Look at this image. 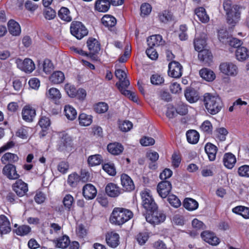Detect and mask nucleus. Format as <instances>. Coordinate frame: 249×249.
Segmentation results:
<instances>
[{
    "mask_svg": "<svg viewBox=\"0 0 249 249\" xmlns=\"http://www.w3.org/2000/svg\"><path fill=\"white\" fill-rule=\"evenodd\" d=\"M71 34L77 39H80L88 35V32L84 25L79 21H73L70 27Z\"/></svg>",
    "mask_w": 249,
    "mask_h": 249,
    "instance_id": "20e7f679",
    "label": "nucleus"
},
{
    "mask_svg": "<svg viewBox=\"0 0 249 249\" xmlns=\"http://www.w3.org/2000/svg\"><path fill=\"white\" fill-rule=\"evenodd\" d=\"M103 170L110 176H115L116 175V169L114 164L112 163H107L103 165Z\"/></svg>",
    "mask_w": 249,
    "mask_h": 249,
    "instance_id": "09e8293b",
    "label": "nucleus"
},
{
    "mask_svg": "<svg viewBox=\"0 0 249 249\" xmlns=\"http://www.w3.org/2000/svg\"><path fill=\"white\" fill-rule=\"evenodd\" d=\"M119 235L113 231L108 232L106 235L107 243L113 248H115L119 245Z\"/></svg>",
    "mask_w": 249,
    "mask_h": 249,
    "instance_id": "6ab92c4d",
    "label": "nucleus"
},
{
    "mask_svg": "<svg viewBox=\"0 0 249 249\" xmlns=\"http://www.w3.org/2000/svg\"><path fill=\"white\" fill-rule=\"evenodd\" d=\"M107 148L110 153L114 155H119L124 150L123 145L117 142L109 143L108 144Z\"/></svg>",
    "mask_w": 249,
    "mask_h": 249,
    "instance_id": "bb28decb",
    "label": "nucleus"
},
{
    "mask_svg": "<svg viewBox=\"0 0 249 249\" xmlns=\"http://www.w3.org/2000/svg\"><path fill=\"white\" fill-rule=\"evenodd\" d=\"M146 53L151 59L155 60L158 57V53L153 48H149L146 50Z\"/></svg>",
    "mask_w": 249,
    "mask_h": 249,
    "instance_id": "774afa93",
    "label": "nucleus"
},
{
    "mask_svg": "<svg viewBox=\"0 0 249 249\" xmlns=\"http://www.w3.org/2000/svg\"><path fill=\"white\" fill-rule=\"evenodd\" d=\"M115 74L116 77L119 80V83H117L116 84V85L118 88V86H119L122 81L127 80L126 79V74L124 71L121 69L116 70Z\"/></svg>",
    "mask_w": 249,
    "mask_h": 249,
    "instance_id": "13d9d810",
    "label": "nucleus"
},
{
    "mask_svg": "<svg viewBox=\"0 0 249 249\" xmlns=\"http://www.w3.org/2000/svg\"><path fill=\"white\" fill-rule=\"evenodd\" d=\"M31 228L27 225L19 226L15 230V232L18 235L24 236L28 234L31 231Z\"/></svg>",
    "mask_w": 249,
    "mask_h": 249,
    "instance_id": "de8ad7c7",
    "label": "nucleus"
},
{
    "mask_svg": "<svg viewBox=\"0 0 249 249\" xmlns=\"http://www.w3.org/2000/svg\"><path fill=\"white\" fill-rule=\"evenodd\" d=\"M65 115L67 118L70 120H74L77 116L76 110L70 105H66L64 108Z\"/></svg>",
    "mask_w": 249,
    "mask_h": 249,
    "instance_id": "4c0bfd02",
    "label": "nucleus"
},
{
    "mask_svg": "<svg viewBox=\"0 0 249 249\" xmlns=\"http://www.w3.org/2000/svg\"><path fill=\"white\" fill-rule=\"evenodd\" d=\"M74 202L73 196L71 195H67L63 198V202L65 208L70 210L72 205Z\"/></svg>",
    "mask_w": 249,
    "mask_h": 249,
    "instance_id": "5fc2aeb1",
    "label": "nucleus"
},
{
    "mask_svg": "<svg viewBox=\"0 0 249 249\" xmlns=\"http://www.w3.org/2000/svg\"><path fill=\"white\" fill-rule=\"evenodd\" d=\"M43 15L46 19L51 20L56 17V12L52 8L46 7L44 10Z\"/></svg>",
    "mask_w": 249,
    "mask_h": 249,
    "instance_id": "603ef678",
    "label": "nucleus"
},
{
    "mask_svg": "<svg viewBox=\"0 0 249 249\" xmlns=\"http://www.w3.org/2000/svg\"><path fill=\"white\" fill-rule=\"evenodd\" d=\"M110 2L108 0H97L95 4V8L100 12H106L109 8Z\"/></svg>",
    "mask_w": 249,
    "mask_h": 249,
    "instance_id": "c756f323",
    "label": "nucleus"
},
{
    "mask_svg": "<svg viewBox=\"0 0 249 249\" xmlns=\"http://www.w3.org/2000/svg\"><path fill=\"white\" fill-rule=\"evenodd\" d=\"M236 162L235 156L231 153H227L224 154L223 162L224 166L230 169H232Z\"/></svg>",
    "mask_w": 249,
    "mask_h": 249,
    "instance_id": "b1692460",
    "label": "nucleus"
},
{
    "mask_svg": "<svg viewBox=\"0 0 249 249\" xmlns=\"http://www.w3.org/2000/svg\"><path fill=\"white\" fill-rule=\"evenodd\" d=\"M141 195L142 206L146 210L151 211L156 209V205L149 190L145 189L142 191Z\"/></svg>",
    "mask_w": 249,
    "mask_h": 249,
    "instance_id": "39448f33",
    "label": "nucleus"
},
{
    "mask_svg": "<svg viewBox=\"0 0 249 249\" xmlns=\"http://www.w3.org/2000/svg\"><path fill=\"white\" fill-rule=\"evenodd\" d=\"M151 83L153 85H160L164 82L162 77L158 74H153L150 78Z\"/></svg>",
    "mask_w": 249,
    "mask_h": 249,
    "instance_id": "bf43d9fd",
    "label": "nucleus"
},
{
    "mask_svg": "<svg viewBox=\"0 0 249 249\" xmlns=\"http://www.w3.org/2000/svg\"><path fill=\"white\" fill-rule=\"evenodd\" d=\"M166 218L165 215L161 212H153L151 214H148L146 217V220L152 224H159L163 222Z\"/></svg>",
    "mask_w": 249,
    "mask_h": 249,
    "instance_id": "1a4fd4ad",
    "label": "nucleus"
},
{
    "mask_svg": "<svg viewBox=\"0 0 249 249\" xmlns=\"http://www.w3.org/2000/svg\"><path fill=\"white\" fill-rule=\"evenodd\" d=\"M198 58L204 65L209 66L212 62L213 55L208 50L204 49L198 52Z\"/></svg>",
    "mask_w": 249,
    "mask_h": 249,
    "instance_id": "dca6fc26",
    "label": "nucleus"
},
{
    "mask_svg": "<svg viewBox=\"0 0 249 249\" xmlns=\"http://www.w3.org/2000/svg\"><path fill=\"white\" fill-rule=\"evenodd\" d=\"M187 140H199V134L195 130H189L186 132Z\"/></svg>",
    "mask_w": 249,
    "mask_h": 249,
    "instance_id": "052dcab7",
    "label": "nucleus"
},
{
    "mask_svg": "<svg viewBox=\"0 0 249 249\" xmlns=\"http://www.w3.org/2000/svg\"><path fill=\"white\" fill-rule=\"evenodd\" d=\"M202 238L212 246H216L219 243V238L215 234L209 231H204L201 234Z\"/></svg>",
    "mask_w": 249,
    "mask_h": 249,
    "instance_id": "ddd939ff",
    "label": "nucleus"
},
{
    "mask_svg": "<svg viewBox=\"0 0 249 249\" xmlns=\"http://www.w3.org/2000/svg\"><path fill=\"white\" fill-rule=\"evenodd\" d=\"M195 14L198 19L203 23H207L209 21V17L206 14L205 9L203 7L196 9Z\"/></svg>",
    "mask_w": 249,
    "mask_h": 249,
    "instance_id": "2f4dec72",
    "label": "nucleus"
},
{
    "mask_svg": "<svg viewBox=\"0 0 249 249\" xmlns=\"http://www.w3.org/2000/svg\"><path fill=\"white\" fill-rule=\"evenodd\" d=\"M94 110L98 113H104L108 109V105L105 102H99L94 106Z\"/></svg>",
    "mask_w": 249,
    "mask_h": 249,
    "instance_id": "8fccbe9b",
    "label": "nucleus"
},
{
    "mask_svg": "<svg viewBox=\"0 0 249 249\" xmlns=\"http://www.w3.org/2000/svg\"><path fill=\"white\" fill-rule=\"evenodd\" d=\"M9 32L13 36H18L21 33L19 24L14 20H10L7 24Z\"/></svg>",
    "mask_w": 249,
    "mask_h": 249,
    "instance_id": "5701e85b",
    "label": "nucleus"
},
{
    "mask_svg": "<svg viewBox=\"0 0 249 249\" xmlns=\"http://www.w3.org/2000/svg\"><path fill=\"white\" fill-rule=\"evenodd\" d=\"M64 80V74L61 71H55L49 77V80L53 84H60L62 83Z\"/></svg>",
    "mask_w": 249,
    "mask_h": 249,
    "instance_id": "c85d7f7f",
    "label": "nucleus"
},
{
    "mask_svg": "<svg viewBox=\"0 0 249 249\" xmlns=\"http://www.w3.org/2000/svg\"><path fill=\"white\" fill-rule=\"evenodd\" d=\"M18 67L22 71L26 72H31L35 69L34 62L29 58H26L23 61L21 59L17 60Z\"/></svg>",
    "mask_w": 249,
    "mask_h": 249,
    "instance_id": "9b49d317",
    "label": "nucleus"
},
{
    "mask_svg": "<svg viewBox=\"0 0 249 249\" xmlns=\"http://www.w3.org/2000/svg\"><path fill=\"white\" fill-rule=\"evenodd\" d=\"M43 70L46 74L50 73L53 69V64L49 59H45L43 63Z\"/></svg>",
    "mask_w": 249,
    "mask_h": 249,
    "instance_id": "680f3d73",
    "label": "nucleus"
},
{
    "mask_svg": "<svg viewBox=\"0 0 249 249\" xmlns=\"http://www.w3.org/2000/svg\"><path fill=\"white\" fill-rule=\"evenodd\" d=\"M171 161L172 165L174 167H178L181 161V156L179 153L174 152L172 156Z\"/></svg>",
    "mask_w": 249,
    "mask_h": 249,
    "instance_id": "3c124183",
    "label": "nucleus"
},
{
    "mask_svg": "<svg viewBox=\"0 0 249 249\" xmlns=\"http://www.w3.org/2000/svg\"><path fill=\"white\" fill-rule=\"evenodd\" d=\"M106 192L108 196L115 197L121 194V190L116 184L110 183L106 187Z\"/></svg>",
    "mask_w": 249,
    "mask_h": 249,
    "instance_id": "393cba45",
    "label": "nucleus"
},
{
    "mask_svg": "<svg viewBox=\"0 0 249 249\" xmlns=\"http://www.w3.org/2000/svg\"><path fill=\"white\" fill-rule=\"evenodd\" d=\"M176 108L172 105H169L166 111V116L169 119L174 118L177 114Z\"/></svg>",
    "mask_w": 249,
    "mask_h": 249,
    "instance_id": "338daca9",
    "label": "nucleus"
},
{
    "mask_svg": "<svg viewBox=\"0 0 249 249\" xmlns=\"http://www.w3.org/2000/svg\"><path fill=\"white\" fill-rule=\"evenodd\" d=\"M235 54L237 59L240 61L246 60L249 56L248 50L244 47L237 48Z\"/></svg>",
    "mask_w": 249,
    "mask_h": 249,
    "instance_id": "ea45409f",
    "label": "nucleus"
},
{
    "mask_svg": "<svg viewBox=\"0 0 249 249\" xmlns=\"http://www.w3.org/2000/svg\"><path fill=\"white\" fill-rule=\"evenodd\" d=\"M200 76L207 81H213L215 78L214 73L208 69H201L199 71Z\"/></svg>",
    "mask_w": 249,
    "mask_h": 249,
    "instance_id": "f704fd0d",
    "label": "nucleus"
},
{
    "mask_svg": "<svg viewBox=\"0 0 249 249\" xmlns=\"http://www.w3.org/2000/svg\"><path fill=\"white\" fill-rule=\"evenodd\" d=\"M133 126L132 123L129 121H124L120 124L119 128L120 130L124 132H127L130 130Z\"/></svg>",
    "mask_w": 249,
    "mask_h": 249,
    "instance_id": "69168bd1",
    "label": "nucleus"
},
{
    "mask_svg": "<svg viewBox=\"0 0 249 249\" xmlns=\"http://www.w3.org/2000/svg\"><path fill=\"white\" fill-rule=\"evenodd\" d=\"M18 156L11 153H5L1 158V160L3 164H6L7 162H14L18 161Z\"/></svg>",
    "mask_w": 249,
    "mask_h": 249,
    "instance_id": "c03bdc74",
    "label": "nucleus"
},
{
    "mask_svg": "<svg viewBox=\"0 0 249 249\" xmlns=\"http://www.w3.org/2000/svg\"><path fill=\"white\" fill-rule=\"evenodd\" d=\"M223 8L227 16V22L229 24L234 25L240 18V7L237 5H232L231 0H224Z\"/></svg>",
    "mask_w": 249,
    "mask_h": 249,
    "instance_id": "7ed1b4c3",
    "label": "nucleus"
},
{
    "mask_svg": "<svg viewBox=\"0 0 249 249\" xmlns=\"http://www.w3.org/2000/svg\"><path fill=\"white\" fill-rule=\"evenodd\" d=\"M162 36L159 35L152 36L147 39V44L149 48H153L154 46H158L161 44Z\"/></svg>",
    "mask_w": 249,
    "mask_h": 249,
    "instance_id": "72a5a7b5",
    "label": "nucleus"
},
{
    "mask_svg": "<svg viewBox=\"0 0 249 249\" xmlns=\"http://www.w3.org/2000/svg\"><path fill=\"white\" fill-rule=\"evenodd\" d=\"M238 173L240 177L249 178V165H244L239 167Z\"/></svg>",
    "mask_w": 249,
    "mask_h": 249,
    "instance_id": "4d7b16f0",
    "label": "nucleus"
},
{
    "mask_svg": "<svg viewBox=\"0 0 249 249\" xmlns=\"http://www.w3.org/2000/svg\"><path fill=\"white\" fill-rule=\"evenodd\" d=\"M103 161L101 155L95 154L89 157L88 163L90 166H95L100 164Z\"/></svg>",
    "mask_w": 249,
    "mask_h": 249,
    "instance_id": "e433bc0d",
    "label": "nucleus"
},
{
    "mask_svg": "<svg viewBox=\"0 0 249 249\" xmlns=\"http://www.w3.org/2000/svg\"><path fill=\"white\" fill-rule=\"evenodd\" d=\"M183 206L188 211H192L197 209L198 203L196 200L193 198H186L183 201Z\"/></svg>",
    "mask_w": 249,
    "mask_h": 249,
    "instance_id": "473e14b6",
    "label": "nucleus"
},
{
    "mask_svg": "<svg viewBox=\"0 0 249 249\" xmlns=\"http://www.w3.org/2000/svg\"><path fill=\"white\" fill-rule=\"evenodd\" d=\"M2 172L3 174L10 179H16L19 177L17 173L15 166L11 164L5 165Z\"/></svg>",
    "mask_w": 249,
    "mask_h": 249,
    "instance_id": "2eb2a0df",
    "label": "nucleus"
},
{
    "mask_svg": "<svg viewBox=\"0 0 249 249\" xmlns=\"http://www.w3.org/2000/svg\"><path fill=\"white\" fill-rule=\"evenodd\" d=\"M168 201L171 206L175 208H178L181 205V201L178 198L174 195H169Z\"/></svg>",
    "mask_w": 249,
    "mask_h": 249,
    "instance_id": "6e6d98bb",
    "label": "nucleus"
},
{
    "mask_svg": "<svg viewBox=\"0 0 249 249\" xmlns=\"http://www.w3.org/2000/svg\"><path fill=\"white\" fill-rule=\"evenodd\" d=\"M83 194L86 199H92L96 196L97 190L93 185L87 184L83 187Z\"/></svg>",
    "mask_w": 249,
    "mask_h": 249,
    "instance_id": "412c9836",
    "label": "nucleus"
},
{
    "mask_svg": "<svg viewBox=\"0 0 249 249\" xmlns=\"http://www.w3.org/2000/svg\"><path fill=\"white\" fill-rule=\"evenodd\" d=\"M185 96L187 101L193 103L196 102L199 99L197 92L193 89L188 88L185 92Z\"/></svg>",
    "mask_w": 249,
    "mask_h": 249,
    "instance_id": "cd10ccee",
    "label": "nucleus"
},
{
    "mask_svg": "<svg viewBox=\"0 0 249 249\" xmlns=\"http://www.w3.org/2000/svg\"><path fill=\"white\" fill-rule=\"evenodd\" d=\"M121 184L123 189L126 191H131L135 188L132 179L126 174H123L121 177Z\"/></svg>",
    "mask_w": 249,
    "mask_h": 249,
    "instance_id": "a211bd4d",
    "label": "nucleus"
},
{
    "mask_svg": "<svg viewBox=\"0 0 249 249\" xmlns=\"http://www.w3.org/2000/svg\"><path fill=\"white\" fill-rule=\"evenodd\" d=\"M206 35L204 33L196 36L194 41L195 50L197 52L203 50L206 45Z\"/></svg>",
    "mask_w": 249,
    "mask_h": 249,
    "instance_id": "4be33fe9",
    "label": "nucleus"
},
{
    "mask_svg": "<svg viewBox=\"0 0 249 249\" xmlns=\"http://www.w3.org/2000/svg\"><path fill=\"white\" fill-rule=\"evenodd\" d=\"M80 179V176L77 174L74 173L69 176L67 182L71 186L75 187Z\"/></svg>",
    "mask_w": 249,
    "mask_h": 249,
    "instance_id": "49530a36",
    "label": "nucleus"
},
{
    "mask_svg": "<svg viewBox=\"0 0 249 249\" xmlns=\"http://www.w3.org/2000/svg\"><path fill=\"white\" fill-rule=\"evenodd\" d=\"M58 15L59 18L64 21L70 22L72 20V18L70 15V12L66 7H61L58 11Z\"/></svg>",
    "mask_w": 249,
    "mask_h": 249,
    "instance_id": "c9c22d12",
    "label": "nucleus"
},
{
    "mask_svg": "<svg viewBox=\"0 0 249 249\" xmlns=\"http://www.w3.org/2000/svg\"><path fill=\"white\" fill-rule=\"evenodd\" d=\"M160 20L163 23H167L174 19V17L171 12L164 11L159 15Z\"/></svg>",
    "mask_w": 249,
    "mask_h": 249,
    "instance_id": "37998d69",
    "label": "nucleus"
},
{
    "mask_svg": "<svg viewBox=\"0 0 249 249\" xmlns=\"http://www.w3.org/2000/svg\"><path fill=\"white\" fill-rule=\"evenodd\" d=\"M103 24L107 27H112L116 24V19L113 16L105 15L102 18Z\"/></svg>",
    "mask_w": 249,
    "mask_h": 249,
    "instance_id": "a19ab883",
    "label": "nucleus"
},
{
    "mask_svg": "<svg viewBox=\"0 0 249 249\" xmlns=\"http://www.w3.org/2000/svg\"><path fill=\"white\" fill-rule=\"evenodd\" d=\"M217 150V147L210 142L207 143L205 146V151L211 161L215 160Z\"/></svg>",
    "mask_w": 249,
    "mask_h": 249,
    "instance_id": "a878e982",
    "label": "nucleus"
},
{
    "mask_svg": "<svg viewBox=\"0 0 249 249\" xmlns=\"http://www.w3.org/2000/svg\"><path fill=\"white\" fill-rule=\"evenodd\" d=\"M203 102L207 111L212 115L216 114L223 107L221 98L216 94L205 93L203 96Z\"/></svg>",
    "mask_w": 249,
    "mask_h": 249,
    "instance_id": "f257e3e1",
    "label": "nucleus"
},
{
    "mask_svg": "<svg viewBox=\"0 0 249 249\" xmlns=\"http://www.w3.org/2000/svg\"><path fill=\"white\" fill-rule=\"evenodd\" d=\"M130 83L128 80H124L122 81L121 84L118 86V89L121 93L124 95L127 96L130 99L134 102H137L138 98L133 92L129 90L126 89V88L129 85Z\"/></svg>",
    "mask_w": 249,
    "mask_h": 249,
    "instance_id": "6e6552de",
    "label": "nucleus"
},
{
    "mask_svg": "<svg viewBox=\"0 0 249 249\" xmlns=\"http://www.w3.org/2000/svg\"><path fill=\"white\" fill-rule=\"evenodd\" d=\"M169 75L175 78H179L182 75V67L178 62L174 61L170 62L168 65Z\"/></svg>",
    "mask_w": 249,
    "mask_h": 249,
    "instance_id": "0eeeda50",
    "label": "nucleus"
},
{
    "mask_svg": "<svg viewBox=\"0 0 249 249\" xmlns=\"http://www.w3.org/2000/svg\"><path fill=\"white\" fill-rule=\"evenodd\" d=\"M38 124L42 129H46L51 124L50 120L48 117L42 116L40 119Z\"/></svg>",
    "mask_w": 249,
    "mask_h": 249,
    "instance_id": "0e129e2a",
    "label": "nucleus"
},
{
    "mask_svg": "<svg viewBox=\"0 0 249 249\" xmlns=\"http://www.w3.org/2000/svg\"><path fill=\"white\" fill-rule=\"evenodd\" d=\"M133 217V213L128 209L116 207L113 210L110 217V222L115 225H122Z\"/></svg>",
    "mask_w": 249,
    "mask_h": 249,
    "instance_id": "f03ea898",
    "label": "nucleus"
},
{
    "mask_svg": "<svg viewBox=\"0 0 249 249\" xmlns=\"http://www.w3.org/2000/svg\"><path fill=\"white\" fill-rule=\"evenodd\" d=\"M11 230L10 222L8 218L4 215H0V233L6 234Z\"/></svg>",
    "mask_w": 249,
    "mask_h": 249,
    "instance_id": "aec40b11",
    "label": "nucleus"
},
{
    "mask_svg": "<svg viewBox=\"0 0 249 249\" xmlns=\"http://www.w3.org/2000/svg\"><path fill=\"white\" fill-rule=\"evenodd\" d=\"M232 212L241 215L245 219H249V208L243 206H238L232 209Z\"/></svg>",
    "mask_w": 249,
    "mask_h": 249,
    "instance_id": "7c9ffc66",
    "label": "nucleus"
},
{
    "mask_svg": "<svg viewBox=\"0 0 249 249\" xmlns=\"http://www.w3.org/2000/svg\"><path fill=\"white\" fill-rule=\"evenodd\" d=\"M36 114L35 109L30 106H25L22 111V116L24 120L28 122L33 121Z\"/></svg>",
    "mask_w": 249,
    "mask_h": 249,
    "instance_id": "4468645a",
    "label": "nucleus"
},
{
    "mask_svg": "<svg viewBox=\"0 0 249 249\" xmlns=\"http://www.w3.org/2000/svg\"><path fill=\"white\" fill-rule=\"evenodd\" d=\"M46 96L48 98L53 100H58L61 97L59 90L54 88H51L47 92Z\"/></svg>",
    "mask_w": 249,
    "mask_h": 249,
    "instance_id": "a18cd8bd",
    "label": "nucleus"
},
{
    "mask_svg": "<svg viewBox=\"0 0 249 249\" xmlns=\"http://www.w3.org/2000/svg\"><path fill=\"white\" fill-rule=\"evenodd\" d=\"M148 238L149 235L146 232H140L137 236V241L141 245L144 244Z\"/></svg>",
    "mask_w": 249,
    "mask_h": 249,
    "instance_id": "e2e57ef3",
    "label": "nucleus"
},
{
    "mask_svg": "<svg viewBox=\"0 0 249 249\" xmlns=\"http://www.w3.org/2000/svg\"><path fill=\"white\" fill-rule=\"evenodd\" d=\"M220 72L225 75L234 77L238 72L237 66L232 62L221 63L219 67Z\"/></svg>",
    "mask_w": 249,
    "mask_h": 249,
    "instance_id": "423d86ee",
    "label": "nucleus"
},
{
    "mask_svg": "<svg viewBox=\"0 0 249 249\" xmlns=\"http://www.w3.org/2000/svg\"><path fill=\"white\" fill-rule=\"evenodd\" d=\"M65 90L71 97H74L77 94V90L73 85L71 84L68 83L65 85Z\"/></svg>",
    "mask_w": 249,
    "mask_h": 249,
    "instance_id": "864d4df0",
    "label": "nucleus"
},
{
    "mask_svg": "<svg viewBox=\"0 0 249 249\" xmlns=\"http://www.w3.org/2000/svg\"><path fill=\"white\" fill-rule=\"evenodd\" d=\"M55 243L58 248L65 249L70 245V240L68 236L64 235L58 238L55 241Z\"/></svg>",
    "mask_w": 249,
    "mask_h": 249,
    "instance_id": "79ce46f5",
    "label": "nucleus"
},
{
    "mask_svg": "<svg viewBox=\"0 0 249 249\" xmlns=\"http://www.w3.org/2000/svg\"><path fill=\"white\" fill-rule=\"evenodd\" d=\"M79 124L82 126H89L92 122V117L90 115L81 113L79 116Z\"/></svg>",
    "mask_w": 249,
    "mask_h": 249,
    "instance_id": "58836bf2",
    "label": "nucleus"
},
{
    "mask_svg": "<svg viewBox=\"0 0 249 249\" xmlns=\"http://www.w3.org/2000/svg\"><path fill=\"white\" fill-rule=\"evenodd\" d=\"M87 44L89 51V54L93 55L99 53L101 50L100 44L97 39L89 38L87 40Z\"/></svg>",
    "mask_w": 249,
    "mask_h": 249,
    "instance_id": "f3484780",
    "label": "nucleus"
},
{
    "mask_svg": "<svg viewBox=\"0 0 249 249\" xmlns=\"http://www.w3.org/2000/svg\"><path fill=\"white\" fill-rule=\"evenodd\" d=\"M13 191L19 197L24 196L28 191V185L22 180L19 179L12 185Z\"/></svg>",
    "mask_w": 249,
    "mask_h": 249,
    "instance_id": "9d476101",
    "label": "nucleus"
},
{
    "mask_svg": "<svg viewBox=\"0 0 249 249\" xmlns=\"http://www.w3.org/2000/svg\"><path fill=\"white\" fill-rule=\"evenodd\" d=\"M171 189L172 184L168 181H161L157 186V192L162 198H165L169 195Z\"/></svg>",
    "mask_w": 249,
    "mask_h": 249,
    "instance_id": "f8f14e48",
    "label": "nucleus"
}]
</instances>
